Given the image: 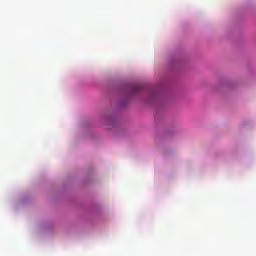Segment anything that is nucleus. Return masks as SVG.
<instances>
[{
  "label": "nucleus",
  "instance_id": "f257e3e1",
  "mask_svg": "<svg viewBox=\"0 0 256 256\" xmlns=\"http://www.w3.org/2000/svg\"><path fill=\"white\" fill-rule=\"evenodd\" d=\"M141 89H143V86H141L140 84H136L132 87V93H139Z\"/></svg>",
  "mask_w": 256,
  "mask_h": 256
}]
</instances>
